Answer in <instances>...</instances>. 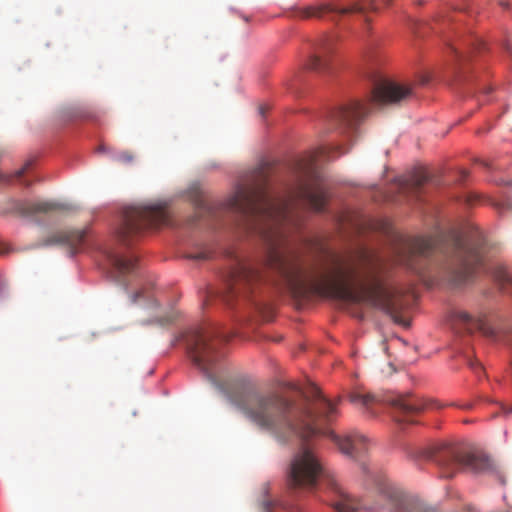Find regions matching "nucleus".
Instances as JSON below:
<instances>
[{
  "mask_svg": "<svg viewBox=\"0 0 512 512\" xmlns=\"http://www.w3.org/2000/svg\"><path fill=\"white\" fill-rule=\"evenodd\" d=\"M384 402L391 407L394 418L399 422L411 421L412 417L425 409H442L446 406L436 400L426 402L412 395H391Z\"/></svg>",
  "mask_w": 512,
  "mask_h": 512,
  "instance_id": "nucleus-9",
  "label": "nucleus"
},
{
  "mask_svg": "<svg viewBox=\"0 0 512 512\" xmlns=\"http://www.w3.org/2000/svg\"><path fill=\"white\" fill-rule=\"evenodd\" d=\"M277 505L273 499H264L261 502V509L263 512H272L273 508Z\"/></svg>",
  "mask_w": 512,
  "mask_h": 512,
  "instance_id": "nucleus-21",
  "label": "nucleus"
},
{
  "mask_svg": "<svg viewBox=\"0 0 512 512\" xmlns=\"http://www.w3.org/2000/svg\"><path fill=\"white\" fill-rule=\"evenodd\" d=\"M427 181L428 175L426 171L417 170L408 179L405 180L402 189L417 193Z\"/></svg>",
  "mask_w": 512,
  "mask_h": 512,
  "instance_id": "nucleus-16",
  "label": "nucleus"
},
{
  "mask_svg": "<svg viewBox=\"0 0 512 512\" xmlns=\"http://www.w3.org/2000/svg\"><path fill=\"white\" fill-rule=\"evenodd\" d=\"M455 320H463V321H466V320H481L480 318H474L472 317L471 315H469L468 313L466 312H459L456 316V319Z\"/></svg>",
  "mask_w": 512,
  "mask_h": 512,
  "instance_id": "nucleus-22",
  "label": "nucleus"
},
{
  "mask_svg": "<svg viewBox=\"0 0 512 512\" xmlns=\"http://www.w3.org/2000/svg\"><path fill=\"white\" fill-rule=\"evenodd\" d=\"M236 336L245 338L239 331L227 329L213 322H190L181 328L177 341H182L193 363L216 387H220L217 372L223 357V347Z\"/></svg>",
  "mask_w": 512,
  "mask_h": 512,
  "instance_id": "nucleus-4",
  "label": "nucleus"
},
{
  "mask_svg": "<svg viewBox=\"0 0 512 512\" xmlns=\"http://www.w3.org/2000/svg\"><path fill=\"white\" fill-rule=\"evenodd\" d=\"M392 1L393 0H384V4L389 6V5H391Z\"/></svg>",
  "mask_w": 512,
  "mask_h": 512,
  "instance_id": "nucleus-33",
  "label": "nucleus"
},
{
  "mask_svg": "<svg viewBox=\"0 0 512 512\" xmlns=\"http://www.w3.org/2000/svg\"><path fill=\"white\" fill-rule=\"evenodd\" d=\"M114 160L121 163H131L134 160V156L130 151H121L115 155Z\"/></svg>",
  "mask_w": 512,
  "mask_h": 512,
  "instance_id": "nucleus-19",
  "label": "nucleus"
},
{
  "mask_svg": "<svg viewBox=\"0 0 512 512\" xmlns=\"http://www.w3.org/2000/svg\"><path fill=\"white\" fill-rule=\"evenodd\" d=\"M306 68L310 71L324 74L330 70V48L321 46L312 54L307 63Z\"/></svg>",
  "mask_w": 512,
  "mask_h": 512,
  "instance_id": "nucleus-14",
  "label": "nucleus"
},
{
  "mask_svg": "<svg viewBox=\"0 0 512 512\" xmlns=\"http://www.w3.org/2000/svg\"><path fill=\"white\" fill-rule=\"evenodd\" d=\"M232 402L256 428L285 443L293 438L309 441L316 436L330 438L339 450L359 459L369 448L368 439L357 432L336 435L325 425L337 416V404L311 387L302 401L276 392L246 391Z\"/></svg>",
  "mask_w": 512,
  "mask_h": 512,
  "instance_id": "nucleus-2",
  "label": "nucleus"
},
{
  "mask_svg": "<svg viewBox=\"0 0 512 512\" xmlns=\"http://www.w3.org/2000/svg\"><path fill=\"white\" fill-rule=\"evenodd\" d=\"M493 277L502 289L512 287V272L505 267H496L493 271Z\"/></svg>",
  "mask_w": 512,
  "mask_h": 512,
  "instance_id": "nucleus-17",
  "label": "nucleus"
},
{
  "mask_svg": "<svg viewBox=\"0 0 512 512\" xmlns=\"http://www.w3.org/2000/svg\"><path fill=\"white\" fill-rule=\"evenodd\" d=\"M462 409H470L472 407V404L471 403H467L463 406H460Z\"/></svg>",
  "mask_w": 512,
  "mask_h": 512,
  "instance_id": "nucleus-31",
  "label": "nucleus"
},
{
  "mask_svg": "<svg viewBox=\"0 0 512 512\" xmlns=\"http://www.w3.org/2000/svg\"><path fill=\"white\" fill-rule=\"evenodd\" d=\"M319 482L330 490L331 505L336 512H355L360 507L359 501L341 487L315 452L309 447H303L291 461L288 484L291 488L313 490Z\"/></svg>",
  "mask_w": 512,
  "mask_h": 512,
  "instance_id": "nucleus-5",
  "label": "nucleus"
},
{
  "mask_svg": "<svg viewBox=\"0 0 512 512\" xmlns=\"http://www.w3.org/2000/svg\"><path fill=\"white\" fill-rule=\"evenodd\" d=\"M486 240L478 229L468 239L451 230L430 237H399L392 247V261L423 275L428 258L441 253L445 257L440 273L443 279L454 285L472 281L482 264Z\"/></svg>",
  "mask_w": 512,
  "mask_h": 512,
  "instance_id": "nucleus-3",
  "label": "nucleus"
},
{
  "mask_svg": "<svg viewBox=\"0 0 512 512\" xmlns=\"http://www.w3.org/2000/svg\"><path fill=\"white\" fill-rule=\"evenodd\" d=\"M400 323H401V324H403V326H404L405 328H409V327H410V324H411V322H408V321L400 322Z\"/></svg>",
  "mask_w": 512,
  "mask_h": 512,
  "instance_id": "nucleus-32",
  "label": "nucleus"
},
{
  "mask_svg": "<svg viewBox=\"0 0 512 512\" xmlns=\"http://www.w3.org/2000/svg\"><path fill=\"white\" fill-rule=\"evenodd\" d=\"M501 408L505 414H512V405L511 406L502 405Z\"/></svg>",
  "mask_w": 512,
  "mask_h": 512,
  "instance_id": "nucleus-25",
  "label": "nucleus"
},
{
  "mask_svg": "<svg viewBox=\"0 0 512 512\" xmlns=\"http://www.w3.org/2000/svg\"><path fill=\"white\" fill-rule=\"evenodd\" d=\"M303 169L305 175L288 199L270 195L266 172L259 168L253 179L238 185L226 201L201 204V211L213 216L220 212L239 216L249 229L260 234L266 246L260 260H235L227 276L225 301L247 300L271 274V281L283 285L297 299L331 298L379 309L392 320H409L406 310L415 296L382 280L384 260L374 251L361 246L346 255L328 252L320 261L305 264L289 245L284 228L294 222L296 207L301 203L321 212L328 200L327 188L314 170L313 161Z\"/></svg>",
  "mask_w": 512,
  "mask_h": 512,
  "instance_id": "nucleus-1",
  "label": "nucleus"
},
{
  "mask_svg": "<svg viewBox=\"0 0 512 512\" xmlns=\"http://www.w3.org/2000/svg\"><path fill=\"white\" fill-rule=\"evenodd\" d=\"M335 149L339 150V154H345L348 150H343L342 146L337 145Z\"/></svg>",
  "mask_w": 512,
  "mask_h": 512,
  "instance_id": "nucleus-29",
  "label": "nucleus"
},
{
  "mask_svg": "<svg viewBox=\"0 0 512 512\" xmlns=\"http://www.w3.org/2000/svg\"><path fill=\"white\" fill-rule=\"evenodd\" d=\"M326 154H327V155L329 154V151H327V148H321V150H320V155H321V156H324V155H326Z\"/></svg>",
  "mask_w": 512,
  "mask_h": 512,
  "instance_id": "nucleus-30",
  "label": "nucleus"
},
{
  "mask_svg": "<svg viewBox=\"0 0 512 512\" xmlns=\"http://www.w3.org/2000/svg\"><path fill=\"white\" fill-rule=\"evenodd\" d=\"M371 78L374 86L369 101H350L330 115V124L347 138L354 135L359 122L369 113L372 104H398L413 95V88L410 85L384 80L376 75Z\"/></svg>",
  "mask_w": 512,
  "mask_h": 512,
  "instance_id": "nucleus-6",
  "label": "nucleus"
},
{
  "mask_svg": "<svg viewBox=\"0 0 512 512\" xmlns=\"http://www.w3.org/2000/svg\"><path fill=\"white\" fill-rule=\"evenodd\" d=\"M104 253L119 278L136 269L137 259L134 256H124L114 250H105Z\"/></svg>",
  "mask_w": 512,
  "mask_h": 512,
  "instance_id": "nucleus-13",
  "label": "nucleus"
},
{
  "mask_svg": "<svg viewBox=\"0 0 512 512\" xmlns=\"http://www.w3.org/2000/svg\"><path fill=\"white\" fill-rule=\"evenodd\" d=\"M335 147H336V146L328 147V148H327V151H329V152H330V150H331V149H332V150H336V149H335Z\"/></svg>",
  "mask_w": 512,
  "mask_h": 512,
  "instance_id": "nucleus-35",
  "label": "nucleus"
},
{
  "mask_svg": "<svg viewBox=\"0 0 512 512\" xmlns=\"http://www.w3.org/2000/svg\"><path fill=\"white\" fill-rule=\"evenodd\" d=\"M85 242V230L69 229L52 233L41 243L37 244L36 247L62 245L67 248L69 255L73 256L83 249Z\"/></svg>",
  "mask_w": 512,
  "mask_h": 512,
  "instance_id": "nucleus-11",
  "label": "nucleus"
},
{
  "mask_svg": "<svg viewBox=\"0 0 512 512\" xmlns=\"http://www.w3.org/2000/svg\"><path fill=\"white\" fill-rule=\"evenodd\" d=\"M183 317V314L181 311L177 309H171L169 312H167L165 315L160 316L157 320H177L178 318Z\"/></svg>",
  "mask_w": 512,
  "mask_h": 512,
  "instance_id": "nucleus-20",
  "label": "nucleus"
},
{
  "mask_svg": "<svg viewBox=\"0 0 512 512\" xmlns=\"http://www.w3.org/2000/svg\"><path fill=\"white\" fill-rule=\"evenodd\" d=\"M469 365H470V366H471V368H473V369H479V370H482V368H481L480 364L475 363V362H473V361H470V362H469Z\"/></svg>",
  "mask_w": 512,
  "mask_h": 512,
  "instance_id": "nucleus-26",
  "label": "nucleus"
},
{
  "mask_svg": "<svg viewBox=\"0 0 512 512\" xmlns=\"http://www.w3.org/2000/svg\"><path fill=\"white\" fill-rule=\"evenodd\" d=\"M356 12H363V7L357 3H354L350 6H340L331 2H323L298 8L295 11V16L300 19H322L328 17L330 20L334 21L339 16Z\"/></svg>",
  "mask_w": 512,
  "mask_h": 512,
  "instance_id": "nucleus-10",
  "label": "nucleus"
},
{
  "mask_svg": "<svg viewBox=\"0 0 512 512\" xmlns=\"http://www.w3.org/2000/svg\"><path fill=\"white\" fill-rule=\"evenodd\" d=\"M30 165H31V163H30V162L26 163V164H25V166H24L23 168H21L20 170H18V171L16 172V176H17V177H21V176L25 173V171L28 169V167H29Z\"/></svg>",
  "mask_w": 512,
  "mask_h": 512,
  "instance_id": "nucleus-24",
  "label": "nucleus"
},
{
  "mask_svg": "<svg viewBox=\"0 0 512 512\" xmlns=\"http://www.w3.org/2000/svg\"><path fill=\"white\" fill-rule=\"evenodd\" d=\"M61 209H63V205L47 201H15L12 207V211L23 217H34L38 214H47Z\"/></svg>",
  "mask_w": 512,
  "mask_h": 512,
  "instance_id": "nucleus-12",
  "label": "nucleus"
},
{
  "mask_svg": "<svg viewBox=\"0 0 512 512\" xmlns=\"http://www.w3.org/2000/svg\"><path fill=\"white\" fill-rule=\"evenodd\" d=\"M131 303L137 304L143 308L154 310L157 308V301L153 293L148 288H141L130 296Z\"/></svg>",
  "mask_w": 512,
  "mask_h": 512,
  "instance_id": "nucleus-15",
  "label": "nucleus"
},
{
  "mask_svg": "<svg viewBox=\"0 0 512 512\" xmlns=\"http://www.w3.org/2000/svg\"><path fill=\"white\" fill-rule=\"evenodd\" d=\"M414 456L435 462L444 478L454 477L460 467L477 474L492 472L495 469V464L488 456L476 453L461 454L457 448L449 444L419 449Z\"/></svg>",
  "mask_w": 512,
  "mask_h": 512,
  "instance_id": "nucleus-7",
  "label": "nucleus"
},
{
  "mask_svg": "<svg viewBox=\"0 0 512 512\" xmlns=\"http://www.w3.org/2000/svg\"><path fill=\"white\" fill-rule=\"evenodd\" d=\"M169 223V214L164 205H138L127 207L117 231L118 238L124 244L148 228H156Z\"/></svg>",
  "mask_w": 512,
  "mask_h": 512,
  "instance_id": "nucleus-8",
  "label": "nucleus"
},
{
  "mask_svg": "<svg viewBox=\"0 0 512 512\" xmlns=\"http://www.w3.org/2000/svg\"><path fill=\"white\" fill-rule=\"evenodd\" d=\"M266 109H267V107L264 105L259 106V113L261 116L265 115Z\"/></svg>",
  "mask_w": 512,
  "mask_h": 512,
  "instance_id": "nucleus-28",
  "label": "nucleus"
},
{
  "mask_svg": "<svg viewBox=\"0 0 512 512\" xmlns=\"http://www.w3.org/2000/svg\"><path fill=\"white\" fill-rule=\"evenodd\" d=\"M350 401L353 404L361 405L366 409H370L374 403L377 402L376 397L372 394H362L360 392H353L349 396Z\"/></svg>",
  "mask_w": 512,
  "mask_h": 512,
  "instance_id": "nucleus-18",
  "label": "nucleus"
},
{
  "mask_svg": "<svg viewBox=\"0 0 512 512\" xmlns=\"http://www.w3.org/2000/svg\"><path fill=\"white\" fill-rule=\"evenodd\" d=\"M191 259H195V260H203V259H207L208 256L206 253L204 252H200V253H197V254H192L189 256Z\"/></svg>",
  "mask_w": 512,
  "mask_h": 512,
  "instance_id": "nucleus-23",
  "label": "nucleus"
},
{
  "mask_svg": "<svg viewBox=\"0 0 512 512\" xmlns=\"http://www.w3.org/2000/svg\"><path fill=\"white\" fill-rule=\"evenodd\" d=\"M481 45H483L481 40L474 39L473 46H475L477 49H479Z\"/></svg>",
  "mask_w": 512,
  "mask_h": 512,
  "instance_id": "nucleus-27",
  "label": "nucleus"
},
{
  "mask_svg": "<svg viewBox=\"0 0 512 512\" xmlns=\"http://www.w3.org/2000/svg\"><path fill=\"white\" fill-rule=\"evenodd\" d=\"M500 5H502V6H503V7H505V8H506V7H508V3L503 2V1H501V2H500Z\"/></svg>",
  "mask_w": 512,
  "mask_h": 512,
  "instance_id": "nucleus-34",
  "label": "nucleus"
}]
</instances>
